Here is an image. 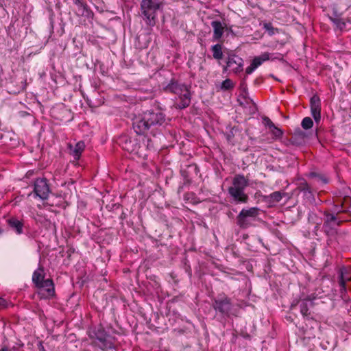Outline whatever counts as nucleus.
<instances>
[{
    "instance_id": "nucleus-1",
    "label": "nucleus",
    "mask_w": 351,
    "mask_h": 351,
    "mask_svg": "<svg viewBox=\"0 0 351 351\" xmlns=\"http://www.w3.org/2000/svg\"><path fill=\"white\" fill-rule=\"evenodd\" d=\"M165 115L160 109L156 108L144 112L133 120V128L137 134H146L152 126L162 125Z\"/></svg>"
},
{
    "instance_id": "nucleus-2",
    "label": "nucleus",
    "mask_w": 351,
    "mask_h": 351,
    "mask_svg": "<svg viewBox=\"0 0 351 351\" xmlns=\"http://www.w3.org/2000/svg\"><path fill=\"white\" fill-rule=\"evenodd\" d=\"M45 273L44 267L40 266L32 274V282L38 289V295L41 298H48L53 296L55 293L54 284L51 279H45Z\"/></svg>"
},
{
    "instance_id": "nucleus-3",
    "label": "nucleus",
    "mask_w": 351,
    "mask_h": 351,
    "mask_svg": "<svg viewBox=\"0 0 351 351\" xmlns=\"http://www.w3.org/2000/svg\"><path fill=\"white\" fill-rule=\"evenodd\" d=\"M249 185V179L242 174H237L232 180V185L228 189L230 197L237 203H247L248 195L245 189Z\"/></svg>"
},
{
    "instance_id": "nucleus-4",
    "label": "nucleus",
    "mask_w": 351,
    "mask_h": 351,
    "mask_svg": "<svg viewBox=\"0 0 351 351\" xmlns=\"http://www.w3.org/2000/svg\"><path fill=\"white\" fill-rule=\"evenodd\" d=\"M165 90L179 96L180 101L176 104V108L184 109L191 104V93L187 86L178 82L172 81L165 88Z\"/></svg>"
},
{
    "instance_id": "nucleus-5",
    "label": "nucleus",
    "mask_w": 351,
    "mask_h": 351,
    "mask_svg": "<svg viewBox=\"0 0 351 351\" xmlns=\"http://www.w3.org/2000/svg\"><path fill=\"white\" fill-rule=\"evenodd\" d=\"M162 4L161 0H142L141 11L148 25L152 27L155 25L156 12L162 6Z\"/></svg>"
},
{
    "instance_id": "nucleus-6",
    "label": "nucleus",
    "mask_w": 351,
    "mask_h": 351,
    "mask_svg": "<svg viewBox=\"0 0 351 351\" xmlns=\"http://www.w3.org/2000/svg\"><path fill=\"white\" fill-rule=\"evenodd\" d=\"M260 209L257 207L243 208L237 217V225L243 229L249 228L255 221L259 215Z\"/></svg>"
},
{
    "instance_id": "nucleus-7",
    "label": "nucleus",
    "mask_w": 351,
    "mask_h": 351,
    "mask_svg": "<svg viewBox=\"0 0 351 351\" xmlns=\"http://www.w3.org/2000/svg\"><path fill=\"white\" fill-rule=\"evenodd\" d=\"M232 304L230 298L225 294H221L214 299L213 302V308L220 313L229 316L232 309Z\"/></svg>"
},
{
    "instance_id": "nucleus-8",
    "label": "nucleus",
    "mask_w": 351,
    "mask_h": 351,
    "mask_svg": "<svg viewBox=\"0 0 351 351\" xmlns=\"http://www.w3.org/2000/svg\"><path fill=\"white\" fill-rule=\"evenodd\" d=\"M34 192L36 197L43 200L47 199L50 193L47 180L45 178L36 179L34 182Z\"/></svg>"
},
{
    "instance_id": "nucleus-9",
    "label": "nucleus",
    "mask_w": 351,
    "mask_h": 351,
    "mask_svg": "<svg viewBox=\"0 0 351 351\" xmlns=\"http://www.w3.org/2000/svg\"><path fill=\"white\" fill-rule=\"evenodd\" d=\"M243 60L236 54H230L227 58V65L223 68V71H227V68L235 73H239L243 70Z\"/></svg>"
},
{
    "instance_id": "nucleus-10",
    "label": "nucleus",
    "mask_w": 351,
    "mask_h": 351,
    "mask_svg": "<svg viewBox=\"0 0 351 351\" xmlns=\"http://www.w3.org/2000/svg\"><path fill=\"white\" fill-rule=\"evenodd\" d=\"M311 111L316 122L321 118V101L318 95H314L310 99Z\"/></svg>"
},
{
    "instance_id": "nucleus-11",
    "label": "nucleus",
    "mask_w": 351,
    "mask_h": 351,
    "mask_svg": "<svg viewBox=\"0 0 351 351\" xmlns=\"http://www.w3.org/2000/svg\"><path fill=\"white\" fill-rule=\"evenodd\" d=\"M324 215L326 218L324 219V227L325 228H333L334 226H339L341 225L342 221L339 220L334 214L326 213Z\"/></svg>"
},
{
    "instance_id": "nucleus-12",
    "label": "nucleus",
    "mask_w": 351,
    "mask_h": 351,
    "mask_svg": "<svg viewBox=\"0 0 351 351\" xmlns=\"http://www.w3.org/2000/svg\"><path fill=\"white\" fill-rule=\"evenodd\" d=\"M239 104L243 108H249L250 114H254L257 110L255 103L250 98L243 96L238 99Z\"/></svg>"
},
{
    "instance_id": "nucleus-13",
    "label": "nucleus",
    "mask_w": 351,
    "mask_h": 351,
    "mask_svg": "<svg viewBox=\"0 0 351 351\" xmlns=\"http://www.w3.org/2000/svg\"><path fill=\"white\" fill-rule=\"evenodd\" d=\"M211 26L213 28V40H219L222 37L224 32L223 26L222 25L221 23L218 21H212Z\"/></svg>"
},
{
    "instance_id": "nucleus-14",
    "label": "nucleus",
    "mask_w": 351,
    "mask_h": 351,
    "mask_svg": "<svg viewBox=\"0 0 351 351\" xmlns=\"http://www.w3.org/2000/svg\"><path fill=\"white\" fill-rule=\"evenodd\" d=\"M8 224L18 234L23 233V223L16 218L12 217L7 220Z\"/></svg>"
},
{
    "instance_id": "nucleus-15",
    "label": "nucleus",
    "mask_w": 351,
    "mask_h": 351,
    "mask_svg": "<svg viewBox=\"0 0 351 351\" xmlns=\"http://www.w3.org/2000/svg\"><path fill=\"white\" fill-rule=\"evenodd\" d=\"M69 148L70 154L74 157L75 159L78 160L85 148V144L83 141H79L75 144L74 147L70 145Z\"/></svg>"
},
{
    "instance_id": "nucleus-16",
    "label": "nucleus",
    "mask_w": 351,
    "mask_h": 351,
    "mask_svg": "<svg viewBox=\"0 0 351 351\" xmlns=\"http://www.w3.org/2000/svg\"><path fill=\"white\" fill-rule=\"evenodd\" d=\"M280 59L279 58H271L270 54L267 52L262 53L261 56H256L252 61V64L256 67L261 66L264 62L269 60ZM280 59H282V58Z\"/></svg>"
},
{
    "instance_id": "nucleus-17",
    "label": "nucleus",
    "mask_w": 351,
    "mask_h": 351,
    "mask_svg": "<svg viewBox=\"0 0 351 351\" xmlns=\"http://www.w3.org/2000/svg\"><path fill=\"white\" fill-rule=\"evenodd\" d=\"M330 20L333 23L337 29L343 30L346 27V21L340 15L334 12L329 16Z\"/></svg>"
},
{
    "instance_id": "nucleus-18",
    "label": "nucleus",
    "mask_w": 351,
    "mask_h": 351,
    "mask_svg": "<svg viewBox=\"0 0 351 351\" xmlns=\"http://www.w3.org/2000/svg\"><path fill=\"white\" fill-rule=\"evenodd\" d=\"M95 335L97 339L104 344L105 348H110V345L107 343V334L102 328H99L95 332Z\"/></svg>"
},
{
    "instance_id": "nucleus-19",
    "label": "nucleus",
    "mask_w": 351,
    "mask_h": 351,
    "mask_svg": "<svg viewBox=\"0 0 351 351\" xmlns=\"http://www.w3.org/2000/svg\"><path fill=\"white\" fill-rule=\"evenodd\" d=\"M213 51V56L216 60H221L223 58L222 46L220 44H216L211 48Z\"/></svg>"
},
{
    "instance_id": "nucleus-20",
    "label": "nucleus",
    "mask_w": 351,
    "mask_h": 351,
    "mask_svg": "<svg viewBox=\"0 0 351 351\" xmlns=\"http://www.w3.org/2000/svg\"><path fill=\"white\" fill-rule=\"evenodd\" d=\"M286 195L285 193H282L280 191H275L272 193H271L268 197L267 199L269 202H279L284 196Z\"/></svg>"
},
{
    "instance_id": "nucleus-21",
    "label": "nucleus",
    "mask_w": 351,
    "mask_h": 351,
    "mask_svg": "<svg viewBox=\"0 0 351 351\" xmlns=\"http://www.w3.org/2000/svg\"><path fill=\"white\" fill-rule=\"evenodd\" d=\"M77 10H78L80 15L88 16L89 14L90 10L88 8L87 4L84 1V0L82 1H81L79 4H77Z\"/></svg>"
},
{
    "instance_id": "nucleus-22",
    "label": "nucleus",
    "mask_w": 351,
    "mask_h": 351,
    "mask_svg": "<svg viewBox=\"0 0 351 351\" xmlns=\"http://www.w3.org/2000/svg\"><path fill=\"white\" fill-rule=\"evenodd\" d=\"M306 137V135L305 132L302 131L300 128L295 130L293 135V138H294L295 141H298L300 143H302L304 141Z\"/></svg>"
},
{
    "instance_id": "nucleus-23",
    "label": "nucleus",
    "mask_w": 351,
    "mask_h": 351,
    "mask_svg": "<svg viewBox=\"0 0 351 351\" xmlns=\"http://www.w3.org/2000/svg\"><path fill=\"white\" fill-rule=\"evenodd\" d=\"M298 185L297 189L300 191H307L308 193H311V188L305 180H299Z\"/></svg>"
},
{
    "instance_id": "nucleus-24",
    "label": "nucleus",
    "mask_w": 351,
    "mask_h": 351,
    "mask_svg": "<svg viewBox=\"0 0 351 351\" xmlns=\"http://www.w3.org/2000/svg\"><path fill=\"white\" fill-rule=\"evenodd\" d=\"M301 125L304 129L308 130L313 127V120L311 119V118L305 117L302 119Z\"/></svg>"
},
{
    "instance_id": "nucleus-25",
    "label": "nucleus",
    "mask_w": 351,
    "mask_h": 351,
    "mask_svg": "<svg viewBox=\"0 0 351 351\" xmlns=\"http://www.w3.org/2000/svg\"><path fill=\"white\" fill-rule=\"evenodd\" d=\"M269 130L275 138H281L282 136V130L277 128L275 125Z\"/></svg>"
},
{
    "instance_id": "nucleus-26",
    "label": "nucleus",
    "mask_w": 351,
    "mask_h": 351,
    "mask_svg": "<svg viewBox=\"0 0 351 351\" xmlns=\"http://www.w3.org/2000/svg\"><path fill=\"white\" fill-rule=\"evenodd\" d=\"M234 87V84L230 79H226L221 83V88L223 90H229Z\"/></svg>"
},
{
    "instance_id": "nucleus-27",
    "label": "nucleus",
    "mask_w": 351,
    "mask_h": 351,
    "mask_svg": "<svg viewBox=\"0 0 351 351\" xmlns=\"http://www.w3.org/2000/svg\"><path fill=\"white\" fill-rule=\"evenodd\" d=\"M300 313L303 316H307L308 315V306L306 302H302L300 305Z\"/></svg>"
},
{
    "instance_id": "nucleus-28",
    "label": "nucleus",
    "mask_w": 351,
    "mask_h": 351,
    "mask_svg": "<svg viewBox=\"0 0 351 351\" xmlns=\"http://www.w3.org/2000/svg\"><path fill=\"white\" fill-rule=\"evenodd\" d=\"M264 28L266 29V31H267L270 36L274 35L276 32H278V29L274 28L271 23H265Z\"/></svg>"
},
{
    "instance_id": "nucleus-29",
    "label": "nucleus",
    "mask_w": 351,
    "mask_h": 351,
    "mask_svg": "<svg viewBox=\"0 0 351 351\" xmlns=\"http://www.w3.org/2000/svg\"><path fill=\"white\" fill-rule=\"evenodd\" d=\"M263 120L265 125L267 127L269 130L274 125V123L269 117H265L263 118Z\"/></svg>"
},
{
    "instance_id": "nucleus-30",
    "label": "nucleus",
    "mask_w": 351,
    "mask_h": 351,
    "mask_svg": "<svg viewBox=\"0 0 351 351\" xmlns=\"http://www.w3.org/2000/svg\"><path fill=\"white\" fill-rule=\"evenodd\" d=\"M339 285L341 288V290L346 291V280L343 278V274L342 271L341 272L340 275Z\"/></svg>"
},
{
    "instance_id": "nucleus-31",
    "label": "nucleus",
    "mask_w": 351,
    "mask_h": 351,
    "mask_svg": "<svg viewBox=\"0 0 351 351\" xmlns=\"http://www.w3.org/2000/svg\"><path fill=\"white\" fill-rule=\"evenodd\" d=\"M256 68L251 63V64L247 66L245 69V73L247 74H251Z\"/></svg>"
},
{
    "instance_id": "nucleus-32",
    "label": "nucleus",
    "mask_w": 351,
    "mask_h": 351,
    "mask_svg": "<svg viewBox=\"0 0 351 351\" xmlns=\"http://www.w3.org/2000/svg\"><path fill=\"white\" fill-rule=\"evenodd\" d=\"M6 306V301L0 298V309L4 308Z\"/></svg>"
},
{
    "instance_id": "nucleus-33",
    "label": "nucleus",
    "mask_w": 351,
    "mask_h": 351,
    "mask_svg": "<svg viewBox=\"0 0 351 351\" xmlns=\"http://www.w3.org/2000/svg\"><path fill=\"white\" fill-rule=\"evenodd\" d=\"M83 0H73V2L75 5H77L79 4L81 1H82Z\"/></svg>"
},
{
    "instance_id": "nucleus-34",
    "label": "nucleus",
    "mask_w": 351,
    "mask_h": 351,
    "mask_svg": "<svg viewBox=\"0 0 351 351\" xmlns=\"http://www.w3.org/2000/svg\"><path fill=\"white\" fill-rule=\"evenodd\" d=\"M319 178L320 180H322L324 183H326V182H327V180H326V179L323 178H322V177H320V176H319Z\"/></svg>"
},
{
    "instance_id": "nucleus-35",
    "label": "nucleus",
    "mask_w": 351,
    "mask_h": 351,
    "mask_svg": "<svg viewBox=\"0 0 351 351\" xmlns=\"http://www.w3.org/2000/svg\"><path fill=\"white\" fill-rule=\"evenodd\" d=\"M0 351H8V348L7 347L2 348Z\"/></svg>"
},
{
    "instance_id": "nucleus-36",
    "label": "nucleus",
    "mask_w": 351,
    "mask_h": 351,
    "mask_svg": "<svg viewBox=\"0 0 351 351\" xmlns=\"http://www.w3.org/2000/svg\"><path fill=\"white\" fill-rule=\"evenodd\" d=\"M124 149L130 152H132L133 151V150H130L128 147H125Z\"/></svg>"
},
{
    "instance_id": "nucleus-37",
    "label": "nucleus",
    "mask_w": 351,
    "mask_h": 351,
    "mask_svg": "<svg viewBox=\"0 0 351 351\" xmlns=\"http://www.w3.org/2000/svg\"><path fill=\"white\" fill-rule=\"evenodd\" d=\"M203 69H204V68H203V66L201 65V66H199V70H202Z\"/></svg>"
},
{
    "instance_id": "nucleus-38",
    "label": "nucleus",
    "mask_w": 351,
    "mask_h": 351,
    "mask_svg": "<svg viewBox=\"0 0 351 351\" xmlns=\"http://www.w3.org/2000/svg\"><path fill=\"white\" fill-rule=\"evenodd\" d=\"M311 176H316V174L315 173H311Z\"/></svg>"
},
{
    "instance_id": "nucleus-39",
    "label": "nucleus",
    "mask_w": 351,
    "mask_h": 351,
    "mask_svg": "<svg viewBox=\"0 0 351 351\" xmlns=\"http://www.w3.org/2000/svg\"><path fill=\"white\" fill-rule=\"evenodd\" d=\"M3 232V230L0 228V234Z\"/></svg>"
}]
</instances>
